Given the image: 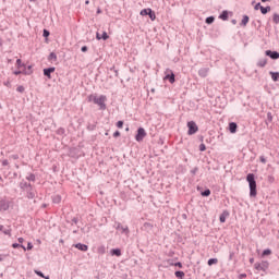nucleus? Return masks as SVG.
<instances>
[{
	"mask_svg": "<svg viewBox=\"0 0 279 279\" xmlns=\"http://www.w3.org/2000/svg\"><path fill=\"white\" fill-rule=\"evenodd\" d=\"M87 101H93V104L99 106L100 110H106V101H108V98L106 97V95H100L99 97H97V94H92L88 96Z\"/></svg>",
	"mask_w": 279,
	"mask_h": 279,
	"instance_id": "nucleus-1",
	"label": "nucleus"
},
{
	"mask_svg": "<svg viewBox=\"0 0 279 279\" xmlns=\"http://www.w3.org/2000/svg\"><path fill=\"white\" fill-rule=\"evenodd\" d=\"M246 180L250 186V197H256L257 191H256V179L254 177V173H248L246 177Z\"/></svg>",
	"mask_w": 279,
	"mask_h": 279,
	"instance_id": "nucleus-2",
	"label": "nucleus"
},
{
	"mask_svg": "<svg viewBox=\"0 0 279 279\" xmlns=\"http://www.w3.org/2000/svg\"><path fill=\"white\" fill-rule=\"evenodd\" d=\"M10 206H12V201L5 197L0 199V213H5V210H10Z\"/></svg>",
	"mask_w": 279,
	"mask_h": 279,
	"instance_id": "nucleus-3",
	"label": "nucleus"
},
{
	"mask_svg": "<svg viewBox=\"0 0 279 279\" xmlns=\"http://www.w3.org/2000/svg\"><path fill=\"white\" fill-rule=\"evenodd\" d=\"M187 128H189V131H187L189 136H193V134H197V132L199 131V128L197 126L195 121L187 122Z\"/></svg>",
	"mask_w": 279,
	"mask_h": 279,
	"instance_id": "nucleus-4",
	"label": "nucleus"
},
{
	"mask_svg": "<svg viewBox=\"0 0 279 279\" xmlns=\"http://www.w3.org/2000/svg\"><path fill=\"white\" fill-rule=\"evenodd\" d=\"M163 80H168V82H170V84H175V74L173 73L172 70L167 69L166 76L163 77Z\"/></svg>",
	"mask_w": 279,
	"mask_h": 279,
	"instance_id": "nucleus-5",
	"label": "nucleus"
},
{
	"mask_svg": "<svg viewBox=\"0 0 279 279\" xmlns=\"http://www.w3.org/2000/svg\"><path fill=\"white\" fill-rule=\"evenodd\" d=\"M145 136H147V132H145V129L140 128L137 130V134L135 135V140L137 141V143H141V142H143Z\"/></svg>",
	"mask_w": 279,
	"mask_h": 279,
	"instance_id": "nucleus-6",
	"label": "nucleus"
},
{
	"mask_svg": "<svg viewBox=\"0 0 279 279\" xmlns=\"http://www.w3.org/2000/svg\"><path fill=\"white\" fill-rule=\"evenodd\" d=\"M24 193H26L27 199H34V197H36V189H34L32 185L26 189Z\"/></svg>",
	"mask_w": 279,
	"mask_h": 279,
	"instance_id": "nucleus-7",
	"label": "nucleus"
},
{
	"mask_svg": "<svg viewBox=\"0 0 279 279\" xmlns=\"http://www.w3.org/2000/svg\"><path fill=\"white\" fill-rule=\"evenodd\" d=\"M116 230H120L122 234H130V229L128 228V226H123L121 225V222L116 223Z\"/></svg>",
	"mask_w": 279,
	"mask_h": 279,
	"instance_id": "nucleus-8",
	"label": "nucleus"
},
{
	"mask_svg": "<svg viewBox=\"0 0 279 279\" xmlns=\"http://www.w3.org/2000/svg\"><path fill=\"white\" fill-rule=\"evenodd\" d=\"M266 56L268 58H271V60H278L279 59V52L278 51H271V50H266Z\"/></svg>",
	"mask_w": 279,
	"mask_h": 279,
	"instance_id": "nucleus-9",
	"label": "nucleus"
},
{
	"mask_svg": "<svg viewBox=\"0 0 279 279\" xmlns=\"http://www.w3.org/2000/svg\"><path fill=\"white\" fill-rule=\"evenodd\" d=\"M208 73H210V68H202L198 70L199 77H208Z\"/></svg>",
	"mask_w": 279,
	"mask_h": 279,
	"instance_id": "nucleus-10",
	"label": "nucleus"
},
{
	"mask_svg": "<svg viewBox=\"0 0 279 279\" xmlns=\"http://www.w3.org/2000/svg\"><path fill=\"white\" fill-rule=\"evenodd\" d=\"M56 72V68H47L44 69V75L48 77V80H51V73Z\"/></svg>",
	"mask_w": 279,
	"mask_h": 279,
	"instance_id": "nucleus-11",
	"label": "nucleus"
},
{
	"mask_svg": "<svg viewBox=\"0 0 279 279\" xmlns=\"http://www.w3.org/2000/svg\"><path fill=\"white\" fill-rule=\"evenodd\" d=\"M74 247H76V250H80L81 252H88V245L86 244L77 243L74 245Z\"/></svg>",
	"mask_w": 279,
	"mask_h": 279,
	"instance_id": "nucleus-12",
	"label": "nucleus"
},
{
	"mask_svg": "<svg viewBox=\"0 0 279 279\" xmlns=\"http://www.w3.org/2000/svg\"><path fill=\"white\" fill-rule=\"evenodd\" d=\"M32 186V184L31 183H27V181H22L21 183H20V189L22 190V191H26V189H28V187H31Z\"/></svg>",
	"mask_w": 279,
	"mask_h": 279,
	"instance_id": "nucleus-13",
	"label": "nucleus"
},
{
	"mask_svg": "<svg viewBox=\"0 0 279 279\" xmlns=\"http://www.w3.org/2000/svg\"><path fill=\"white\" fill-rule=\"evenodd\" d=\"M236 128H239V126L236 125L235 122H230L229 123V131L231 132V134L236 133Z\"/></svg>",
	"mask_w": 279,
	"mask_h": 279,
	"instance_id": "nucleus-14",
	"label": "nucleus"
},
{
	"mask_svg": "<svg viewBox=\"0 0 279 279\" xmlns=\"http://www.w3.org/2000/svg\"><path fill=\"white\" fill-rule=\"evenodd\" d=\"M230 214L228 211H223L219 217L220 223H226V218H228Z\"/></svg>",
	"mask_w": 279,
	"mask_h": 279,
	"instance_id": "nucleus-15",
	"label": "nucleus"
},
{
	"mask_svg": "<svg viewBox=\"0 0 279 279\" xmlns=\"http://www.w3.org/2000/svg\"><path fill=\"white\" fill-rule=\"evenodd\" d=\"M257 66H260L262 69L267 66V58L259 59L257 62Z\"/></svg>",
	"mask_w": 279,
	"mask_h": 279,
	"instance_id": "nucleus-16",
	"label": "nucleus"
},
{
	"mask_svg": "<svg viewBox=\"0 0 279 279\" xmlns=\"http://www.w3.org/2000/svg\"><path fill=\"white\" fill-rule=\"evenodd\" d=\"M248 23H250V16L243 15V19H242L240 25H242V27H245Z\"/></svg>",
	"mask_w": 279,
	"mask_h": 279,
	"instance_id": "nucleus-17",
	"label": "nucleus"
},
{
	"mask_svg": "<svg viewBox=\"0 0 279 279\" xmlns=\"http://www.w3.org/2000/svg\"><path fill=\"white\" fill-rule=\"evenodd\" d=\"M49 62H57L58 61V54L56 52H51L48 57Z\"/></svg>",
	"mask_w": 279,
	"mask_h": 279,
	"instance_id": "nucleus-18",
	"label": "nucleus"
},
{
	"mask_svg": "<svg viewBox=\"0 0 279 279\" xmlns=\"http://www.w3.org/2000/svg\"><path fill=\"white\" fill-rule=\"evenodd\" d=\"M274 82H279V72H269Z\"/></svg>",
	"mask_w": 279,
	"mask_h": 279,
	"instance_id": "nucleus-19",
	"label": "nucleus"
},
{
	"mask_svg": "<svg viewBox=\"0 0 279 279\" xmlns=\"http://www.w3.org/2000/svg\"><path fill=\"white\" fill-rule=\"evenodd\" d=\"M110 254H111V256H121V251H120V248H112L110 251Z\"/></svg>",
	"mask_w": 279,
	"mask_h": 279,
	"instance_id": "nucleus-20",
	"label": "nucleus"
},
{
	"mask_svg": "<svg viewBox=\"0 0 279 279\" xmlns=\"http://www.w3.org/2000/svg\"><path fill=\"white\" fill-rule=\"evenodd\" d=\"M12 247H13L14 250H16V248H19V247H22V250H24V252H27V247H25V245L20 244V243H13V244H12Z\"/></svg>",
	"mask_w": 279,
	"mask_h": 279,
	"instance_id": "nucleus-21",
	"label": "nucleus"
},
{
	"mask_svg": "<svg viewBox=\"0 0 279 279\" xmlns=\"http://www.w3.org/2000/svg\"><path fill=\"white\" fill-rule=\"evenodd\" d=\"M262 14H267L268 12H271V7H260Z\"/></svg>",
	"mask_w": 279,
	"mask_h": 279,
	"instance_id": "nucleus-22",
	"label": "nucleus"
},
{
	"mask_svg": "<svg viewBox=\"0 0 279 279\" xmlns=\"http://www.w3.org/2000/svg\"><path fill=\"white\" fill-rule=\"evenodd\" d=\"M219 263V259L217 258H210L207 262V265H209V267H211V265H217Z\"/></svg>",
	"mask_w": 279,
	"mask_h": 279,
	"instance_id": "nucleus-23",
	"label": "nucleus"
},
{
	"mask_svg": "<svg viewBox=\"0 0 279 279\" xmlns=\"http://www.w3.org/2000/svg\"><path fill=\"white\" fill-rule=\"evenodd\" d=\"M205 23H207V25H213V23H215V16L206 17Z\"/></svg>",
	"mask_w": 279,
	"mask_h": 279,
	"instance_id": "nucleus-24",
	"label": "nucleus"
},
{
	"mask_svg": "<svg viewBox=\"0 0 279 279\" xmlns=\"http://www.w3.org/2000/svg\"><path fill=\"white\" fill-rule=\"evenodd\" d=\"M149 11H151V9H143L141 11V16H149Z\"/></svg>",
	"mask_w": 279,
	"mask_h": 279,
	"instance_id": "nucleus-25",
	"label": "nucleus"
},
{
	"mask_svg": "<svg viewBox=\"0 0 279 279\" xmlns=\"http://www.w3.org/2000/svg\"><path fill=\"white\" fill-rule=\"evenodd\" d=\"M26 180H28L29 182H36V174L31 173L29 175L26 177Z\"/></svg>",
	"mask_w": 279,
	"mask_h": 279,
	"instance_id": "nucleus-26",
	"label": "nucleus"
},
{
	"mask_svg": "<svg viewBox=\"0 0 279 279\" xmlns=\"http://www.w3.org/2000/svg\"><path fill=\"white\" fill-rule=\"evenodd\" d=\"M53 204H60V202H62V197H60V195H56L52 198Z\"/></svg>",
	"mask_w": 279,
	"mask_h": 279,
	"instance_id": "nucleus-27",
	"label": "nucleus"
},
{
	"mask_svg": "<svg viewBox=\"0 0 279 279\" xmlns=\"http://www.w3.org/2000/svg\"><path fill=\"white\" fill-rule=\"evenodd\" d=\"M219 19H221L222 21H228V11H223V12L220 14Z\"/></svg>",
	"mask_w": 279,
	"mask_h": 279,
	"instance_id": "nucleus-28",
	"label": "nucleus"
},
{
	"mask_svg": "<svg viewBox=\"0 0 279 279\" xmlns=\"http://www.w3.org/2000/svg\"><path fill=\"white\" fill-rule=\"evenodd\" d=\"M97 253H98V254H106V246H104V245L98 246Z\"/></svg>",
	"mask_w": 279,
	"mask_h": 279,
	"instance_id": "nucleus-29",
	"label": "nucleus"
},
{
	"mask_svg": "<svg viewBox=\"0 0 279 279\" xmlns=\"http://www.w3.org/2000/svg\"><path fill=\"white\" fill-rule=\"evenodd\" d=\"M148 16L150 19V21H154L156 19V12H154L151 9L150 11L148 12Z\"/></svg>",
	"mask_w": 279,
	"mask_h": 279,
	"instance_id": "nucleus-30",
	"label": "nucleus"
},
{
	"mask_svg": "<svg viewBox=\"0 0 279 279\" xmlns=\"http://www.w3.org/2000/svg\"><path fill=\"white\" fill-rule=\"evenodd\" d=\"M23 66H25V64H23V61L21 59L16 60V68L17 69H23Z\"/></svg>",
	"mask_w": 279,
	"mask_h": 279,
	"instance_id": "nucleus-31",
	"label": "nucleus"
},
{
	"mask_svg": "<svg viewBox=\"0 0 279 279\" xmlns=\"http://www.w3.org/2000/svg\"><path fill=\"white\" fill-rule=\"evenodd\" d=\"M174 275H175V278H182V277L184 276V271H182V270H177V271L174 272Z\"/></svg>",
	"mask_w": 279,
	"mask_h": 279,
	"instance_id": "nucleus-32",
	"label": "nucleus"
},
{
	"mask_svg": "<svg viewBox=\"0 0 279 279\" xmlns=\"http://www.w3.org/2000/svg\"><path fill=\"white\" fill-rule=\"evenodd\" d=\"M201 195L203 196V197H209V195H210V190H205V191H203L202 193H201Z\"/></svg>",
	"mask_w": 279,
	"mask_h": 279,
	"instance_id": "nucleus-33",
	"label": "nucleus"
},
{
	"mask_svg": "<svg viewBox=\"0 0 279 279\" xmlns=\"http://www.w3.org/2000/svg\"><path fill=\"white\" fill-rule=\"evenodd\" d=\"M274 23L278 24L279 23V15L277 13L274 14L272 16Z\"/></svg>",
	"mask_w": 279,
	"mask_h": 279,
	"instance_id": "nucleus-34",
	"label": "nucleus"
},
{
	"mask_svg": "<svg viewBox=\"0 0 279 279\" xmlns=\"http://www.w3.org/2000/svg\"><path fill=\"white\" fill-rule=\"evenodd\" d=\"M65 133L63 128H60L57 130V134H59V136H63V134Z\"/></svg>",
	"mask_w": 279,
	"mask_h": 279,
	"instance_id": "nucleus-35",
	"label": "nucleus"
},
{
	"mask_svg": "<svg viewBox=\"0 0 279 279\" xmlns=\"http://www.w3.org/2000/svg\"><path fill=\"white\" fill-rule=\"evenodd\" d=\"M271 255V250L267 248L263 251V256H269Z\"/></svg>",
	"mask_w": 279,
	"mask_h": 279,
	"instance_id": "nucleus-36",
	"label": "nucleus"
},
{
	"mask_svg": "<svg viewBox=\"0 0 279 279\" xmlns=\"http://www.w3.org/2000/svg\"><path fill=\"white\" fill-rule=\"evenodd\" d=\"M255 269H257V271H262L263 270V266L259 263H256L254 265Z\"/></svg>",
	"mask_w": 279,
	"mask_h": 279,
	"instance_id": "nucleus-37",
	"label": "nucleus"
},
{
	"mask_svg": "<svg viewBox=\"0 0 279 279\" xmlns=\"http://www.w3.org/2000/svg\"><path fill=\"white\" fill-rule=\"evenodd\" d=\"M110 38V36H108V33L104 32L101 35V39L102 40H108Z\"/></svg>",
	"mask_w": 279,
	"mask_h": 279,
	"instance_id": "nucleus-38",
	"label": "nucleus"
},
{
	"mask_svg": "<svg viewBox=\"0 0 279 279\" xmlns=\"http://www.w3.org/2000/svg\"><path fill=\"white\" fill-rule=\"evenodd\" d=\"M36 276H39V278H45V274H43V271L40 270H34Z\"/></svg>",
	"mask_w": 279,
	"mask_h": 279,
	"instance_id": "nucleus-39",
	"label": "nucleus"
},
{
	"mask_svg": "<svg viewBox=\"0 0 279 279\" xmlns=\"http://www.w3.org/2000/svg\"><path fill=\"white\" fill-rule=\"evenodd\" d=\"M16 90H17V93H25V87L20 85V86H17Z\"/></svg>",
	"mask_w": 279,
	"mask_h": 279,
	"instance_id": "nucleus-40",
	"label": "nucleus"
},
{
	"mask_svg": "<svg viewBox=\"0 0 279 279\" xmlns=\"http://www.w3.org/2000/svg\"><path fill=\"white\" fill-rule=\"evenodd\" d=\"M50 34L51 33H49V31L44 29L43 36H44V38H49Z\"/></svg>",
	"mask_w": 279,
	"mask_h": 279,
	"instance_id": "nucleus-41",
	"label": "nucleus"
},
{
	"mask_svg": "<svg viewBox=\"0 0 279 279\" xmlns=\"http://www.w3.org/2000/svg\"><path fill=\"white\" fill-rule=\"evenodd\" d=\"M80 222V219H77V217L72 218V226L74 223V226H77V223Z\"/></svg>",
	"mask_w": 279,
	"mask_h": 279,
	"instance_id": "nucleus-42",
	"label": "nucleus"
},
{
	"mask_svg": "<svg viewBox=\"0 0 279 279\" xmlns=\"http://www.w3.org/2000/svg\"><path fill=\"white\" fill-rule=\"evenodd\" d=\"M259 160L263 165H267V159L265 158V156H260Z\"/></svg>",
	"mask_w": 279,
	"mask_h": 279,
	"instance_id": "nucleus-43",
	"label": "nucleus"
},
{
	"mask_svg": "<svg viewBox=\"0 0 279 279\" xmlns=\"http://www.w3.org/2000/svg\"><path fill=\"white\" fill-rule=\"evenodd\" d=\"M3 234H7V236H10L12 234V229L4 230Z\"/></svg>",
	"mask_w": 279,
	"mask_h": 279,
	"instance_id": "nucleus-44",
	"label": "nucleus"
},
{
	"mask_svg": "<svg viewBox=\"0 0 279 279\" xmlns=\"http://www.w3.org/2000/svg\"><path fill=\"white\" fill-rule=\"evenodd\" d=\"M199 151H206V145L205 144L199 145Z\"/></svg>",
	"mask_w": 279,
	"mask_h": 279,
	"instance_id": "nucleus-45",
	"label": "nucleus"
},
{
	"mask_svg": "<svg viewBox=\"0 0 279 279\" xmlns=\"http://www.w3.org/2000/svg\"><path fill=\"white\" fill-rule=\"evenodd\" d=\"M10 165V161L8 159L2 160V167H8Z\"/></svg>",
	"mask_w": 279,
	"mask_h": 279,
	"instance_id": "nucleus-46",
	"label": "nucleus"
},
{
	"mask_svg": "<svg viewBox=\"0 0 279 279\" xmlns=\"http://www.w3.org/2000/svg\"><path fill=\"white\" fill-rule=\"evenodd\" d=\"M4 86L8 88H12V83L10 81L4 82Z\"/></svg>",
	"mask_w": 279,
	"mask_h": 279,
	"instance_id": "nucleus-47",
	"label": "nucleus"
},
{
	"mask_svg": "<svg viewBox=\"0 0 279 279\" xmlns=\"http://www.w3.org/2000/svg\"><path fill=\"white\" fill-rule=\"evenodd\" d=\"M119 136H121V132L116 131V132L113 133V137H114V138H119Z\"/></svg>",
	"mask_w": 279,
	"mask_h": 279,
	"instance_id": "nucleus-48",
	"label": "nucleus"
},
{
	"mask_svg": "<svg viewBox=\"0 0 279 279\" xmlns=\"http://www.w3.org/2000/svg\"><path fill=\"white\" fill-rule=\"evenodd\" d=\"M116 125L119 129L123 128V121H118Z\"/></svg>",
	"mask_w": 279,
	"mask_h": 279,
	"instance_id": "nucleus-49",
	"label": "nucleus"
},
{
	"mask_svg": "<svg viewBox=\"0 0 279 279\" xmlns=\"http://www.w3.org/2000/svg\"><path fill=\"white\" fill-rule=\"evenodd\" d=\"M267 119H268V121H274V117L271 116V112L267 113Z\"/></svg>",
	"mask_w": 279,
	"mask_h": 279,
	"instance_id": "nucleus-50",
	"label": "nucleus"
},
{
	"mask_svg": "<svg viewBox=\"0 0 279 279\" xmlns=\"http://www.w3.org/2000/svg\"><path fill=\"white\" fill-rule=\"evenodd\" d=\"M260 8H263V5H260V2H258L257 4H255L254 10H260Z\"/></svg>",
	"mask_w": 279,
	"mask_h": 279,
	"instance_id": "nucleus-51",
	"label": "nucleus"
},
{
	"mask_svg": "<svg viewBox=\"0 0 279 279\" xmlns=\"http://www.w3.org/2000/svg\"><path fill=\"white\" fill-rule=\"evenodd\" d=\"M27 250H34V244H32V242L27 243Z\"/></svg>",
	"mask_w": 279,
	"mask_h": 279,
	"instance_id": "nucleus-52",
	"label": "nucleus"
},
{
	"mask_svg": "<svg viewBox=\"0 0 279 279\" xmlns=\"http://www.w3.org/2000/svg\"><path fill=\"white\" fill-rule=\"evenodd\" d=\"M17 241H19L20 245H23V243H25V239H23V238H19Z\"/></svg>",
	"mask_w": 279,
	"mask_h": 279,
	"instance_id": "nucleus-53",
	"label": "nucleus"
},
{
	"mask_svg": "<svg viewBox=\"0 0 279 279\" xmlns=\"http://www.w3.org/2000/svg\"><path fill=\"white\" fill-rule=\"evenodd\" d=\"M81 51H83V53H86V51H88V47L83 46V47L81 48Z\"/></svg>",
	"mask_w": 279,
	"mask_h": 279,
	"instance_id": "nucleus-54",
	"label": "nucleus"
},
{
	"mask_svg": "<svg viewBox=\"0 0 279 279\" xmlns=\"http://www.w3.org/2000/svg\"><path fill=\"white\" fill-rule=\"evenodd\" d=\"M234 258V252H231L230 254H229V260H232Z\"/></svg>",
	"mask_w": 279,
	"mask_h": 279,
	"instance_id": "nucleus-55",
	"label": "nucleus"
},
{
	"mask_svg": "<svg viewBox=\"0 0 279 279\" xmlns=\"http://www.w3.org/2000/svg\"><path fill=\"white\" fill-rule=\"evenodd\" d=\"M274 181H275L274 177L269 175V177H268V182L271 183V182H274Z\"/></svg>",
	"mask_w": 279,
	"mask_h": 279,
	"instance_id": "nucleus-56",
	"label": "nucleus"
},
{
	"mask_svg": "<svg viewBox=\"0 0 279 279\" xmlns=\"http://www.w3.org/2000/svg\"><path fill=\"white\" fill-rule=\"evenodd\" d=\"M96 38H97V40H101V34L97 33Z\"/></svg>",
	"mask_w": 279,
	"mask_h": 279,
	"instance_id": "nucleus-57",
	"label": "nucleus"
},
{
	"mask_svg": "<svg viewBox=\"0 0 279 279\" xmlns=\"http://www.w3.org/2000/svg\"><path fill=\"white\" fill-rule=\"evenodd\" d=\"M21 73H23L22 71H14L13 74L14 75H21Z\"/></svg>",
	"mask_w": 279,
	"mask_h": 279,
	"instance_id": "nucleus-58",
	"label": "nucleus"
},
{
	"mask_svg": "<svg viewBox=\"0 0 279 279\" xmlns=\"http://www.w3.org/2000/svg\"><path fill=\"white\" fill-rule=\"evenodd\" d=\"M175 267H180V269H182V263L178 262V263L175 264Z\"/></svg>",
	"mask_w": 279,
	"mask_h": 279,
	"instance_id": "nucleus-59",
	"label": "nucleus"
},
{
	"mask_svg": "<svg viewBox=\"0 0 279 279\" xmlns=\"http://www.w3.org/2000/svg\"><path fill=\"white\" fill-rule=\"evenodd\" d=\"M243 278H247V275L246 274H241L240 279H243Z\"/></svg>",
	"mask_w": 279,
	"mask_h": 279,
	"instance_id": "nucleus-60",
	"label": "nucleus"
},
{
	"mask_svg": "<svg viewBox=\"0 0 279 279\" xmlns=\"http://www.w3.org/2000/svg\"><path fill=\"white\" fill-rule=\"evenodd\" d=\"M12 158L13 160H19V155H13Z\"/></svg>",
	"mask_w": 279,
	"mask_h": 279,
	"instance_id": "nucleus-61",
	"label": "nucleus"
},
{
	"mask_svg": "<svg viewBox=\"0 0 279 279\" xmlns=\"http://www.w3.org/2000/svg\"><path fill=\"white\" fill-rule=\"evenodd\" d=\"M191 173H193V174L195 175V173H197V168H195L194 170H192Z\"/></svg>",
	"mask_w": 279,
	"mask_h": 279,
	"instance_id": "nucleus-62",
	"label": "nucleus"
},
{
	"mask_svg": "<svg viewBox=\"0 0 279 279\" xmlns=\"http://www.w3.org/2000/svg\"><path fill=\"white\" fill-rule=\"evenodd\" d=\"M232 25H236V20L231 21Z\"/></svg>",
	"mask_w": 279,
	"mask_h": 279,
	"instance_id": "nucleus-63",
	"label": "nucleus"
},
{
	"mask_svg": "<svg viewBox=\"0 0 279 279\" xmlns=\"http://www.w3.org/2000/svg\"><path fill=\"white\" fill-rule=\"evenodd\" d=\"M250 263L252 264V263H254V258L252 257V258H250Z\"/></svg>",
	"mask_w": 279,
	"mask_h": 279,
	"instance_id": "nucleus-64",
	"label": "nucleus"
}]
</instances>
